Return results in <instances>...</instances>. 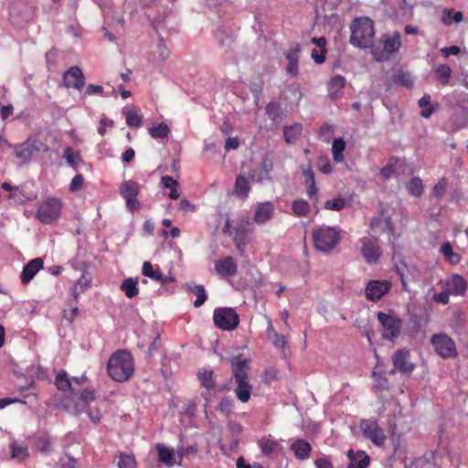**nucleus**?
<instances>
[{"mask_svg":"<svg viewBox=\"0 0 468 468\" xmlns=\"http://www.w3.org/2000/svg\"><path fill=\"white\" fill-rule=\"evenodd\" d=\"M250 359L243 358L240 355L230 359L232 376L234 378L236 398L243 403L250 399L252 385L249 380Z\"/></svg>","mask_w":468,"mask_h":468,"instance_id":"obj_1","label":"nucleus"},{"mask_svg":"<svg viewBox=\"0 0 468 468\" xmlns=\"http://www.w3.org/2000/svg\"><path fill=\"white\" fill-rule=\"evenodd\" d=\"M107 372L117 382L130 379L134 372V362L131 353L127 350L115 351L108 360Z\"/></svg>","mask_w":468,"mask_h":468,"instance_id":"obj_2","label":"nucleus"},{"mask_svg":"<svg viewBox=\"0 0 468 468\" xmlns=\"http://www.w3.org/2000/svg\"><path fill=\"white\" fill-rule=\"evenodd\" d=\"M350 29L349 42L352 46L358 48H373L375 28L374 23L370 18L367 16L355 18L350 26Z\"/></svg>","mask_w":468,"mask_h":468,"instance_id":"obj_3","label":"nucleus"},{"mask_svg":"<svg viewBox=\"0 0 468 468\" xmlns=\"http://www.w3.org/2000/svg\"><path fill=\"white\" fill-rule=\"evenodd\" d=\"M340 239V229L335 227L322 226L313 232L314 248L325 254L330 253Z\"/></svg>","mask_w":468,"mask_h":468,"instance_id":"obj_4","label":"nucleus"},{"mask_svg":"<svg viewBox=\"0 0 468 468\" xmlns=\"http://www.w3.org/2000/svg\"><path fill=\"white\" fill-rule=\"evenodd\" d=\"M400 47V34L396 32L393 36L384 35L379 43L377 46H373L371 53L377 61H387Z\"/></svg>","mask_w":468,"mask_h":468,"instance_id":"obj_5","label":"nucleus"},{"mask_svg":"<svg viewBox=\"0 0 468 468\" xmlns=\"http://www.w3.org/2000/svg\"><path fill=\"white\" fill-rule=\"evenodd\" d=\"M62 203L58 197H48L37 206L36 218L43 224H52L61 214Z\"/></svg>","mask_w":468,"mask_h":468,"instance_id":"obj_6","label":"nucleus"},{"mask_svg":"<svg viewBox=\"0 0 468 468\" xmlns=\"http://www.w3.org/2000/svg\"><path fill=\"white\" fill-rule=\"evenodd\" d=\"M213 322L217 328L233 331L239 324V315L230 307H218L213 313Z\"/></svg>","mask_w":468,"mask_h":468,"instance_id":"obj_7","label":"nucleus"},{"mask_svg":"<svg viewBox=\"0 0 468 468\" xmlns=\"http://www.w3.org/2000/svg\"><path fill=\"white\" fill-rule=\"evenodd\" d=\"M378 320L382 326V336L393 341L401 332L402 321L394 313H378Z\"/></svg>","mask_w":468,"mask_h":468,"instance_id":"obj_8","label":"nucleus"},{"mask_svg":"<svg viewBox=\"0 0 468 468\" xmlns=\"http://www.w3.org/2000/svg\"><path fill=\"white\" fill-rule=\"evenodd\" d=\"M431 343L435 352L443 358L454 357L458 354L455 342L446 334H434Z\"/></svg>","mask_w":468,"mask_h":468,"instance_id":"obj_9","label":"nucleus"},{"mask_svg":"<svg viewBox=\"0 0 468 468\" xmlns=\"http://www.w3.org/2000/svg\"><path fill=\"white\" fill-rule=\"evenodd\" d=\"M360 429L363 435L370 440L375 445L382 446L386 441V435L382 428H380L376 420H362Z\"/></svg>","mask_w":468,"mask_h":468,"instance_id":"obj_10","label":"nucleus"},{"mask_svg":"<svg viewBox=\"0 0 468 468\" xmlns=\"http://www.w3.org/2000/svg\"><path fill=\"white\" fill-rule=\"evenodd\" d=\"M360 242L361 254L366 262L368 264H376L382 254L378 239L373 237H364L360 239Z\"/></svg>","mask_w":468,"mask_h":468,"instance_id":"obj_11","label":"nucleus"},{"mask_svg":"<svg viewBox=\"0 0 468 468\" xmlns=\"http://www.w3.org/2000/svg\"><path fill=\"white\" fill-rule=\"evenodd\" d=\"M391 282L388 280H371L365 288V296L367 300L378 302L391 289Z\"/></svg>","mask_w":468,"mask_h":468,"instance_id":"obj_12","label":"nucleus"},{"mask_svg":"<svg viewBox=\"0 0 468 468\" xmlns=\"http://www.w3.org/2000/svg\"><path fill=\"white\" fill-rule=\"evenodd\" d=\"M410 350L408 348H399L392 355V363L394 368L391 373L399 371L401 374H411L414 369V364L410 361Z\"/></svg>","mask_w":468,"mask_h":468,"instance_id":"obj_13","label":"nucleus"},{"mask_svg":"<svg viewBox=\"0 0 468 468\" xmlns=\"http://www.w3.org/2000/svg\"><path fill=\"white\" fill-rule=\"evenodd\" d=\"M38 143L35 140L27 139L23 144L14 146V154L22 164L28 163L34 153L39 152Z\"/></svg>","mask_w":468,"mask_h":468,"instance_id":"obj_14","label":"nucleus"},{"mask_svg":"<svg viewBox=\"0 0 468 468\" xmlns=\"http://www.w3.org/2000/svg\"><path fill=\"white\" fill-rule=\"evenodd\" d=\"M443 289H447L452 295L463 296L467 291V282L460 274H452L441 281Z\"/></svg>","mask_w":468,"mask_h":468,"instance_id":"obj_15","label":"nucleus"},{"mask_svg":"<svg viewBox=\"0 0 468 468\" xmlns=\"http://www.w3.org/2000/svg\"><path fill=\"white\" fill-rule=\"evenodd\" d=\"M64 85L67 88H73L76 90H81L84 87L85 80L82 70L73 66L69 68L63 75Z\"/></svg>","mask_w":468,"mask_h":468,"instance_id":"obj_16","label":"nucleus"},{"mask_svg":"<svg viewBox=\"0 0 468 468\" xmlns=\"http://www.w3.org/2000/svg\"><path fill=\"white\" fill-rule=\"evenodd\" d=\"M215 270L222 278L233 277L238 273V264L231 256H226L215 263Z\"/></svg>","mask_w":468,"mask_h":468,"instance_id":"obj_17","label":"nucleus"},{"mask_svg":"<svg viewBox=\"0 0 468 468\" xmlns=\"http://www.w3.org/2000/svg\"><path fill=\"white\" fill-rule=\"evenodd\" d=\"M142 274L154 282H157L161 284H168L174 282L173 277L167 276L163 273L159 267L154 269L153 265L149 261H144L142 267Z\"/></svg>","mask_w":468,"mask_h":468,"instance_id":"obj_18","label":"nucleus"},{"mask_svg":"<svg viewBox=\"0 0 468 468\" xmlns=\"http://www.w3.org/2000/svg\"><path fill=\"white\" fill-rule=\"evenodd\" d=\"M43 260L40 258H35L29 261L22 270L20 276L21 282L23 284H27L34 276L43 269Z\"/></svg>","mask_w":468,"mask_h":468,"instance_id":"obj_19","label":"nucleus"},{"mask_svg":"<svg viewBox=\"0 0 468 468\" xmlns=\"http://www.w3.org/2000/svg\"><path fill=\"white\" fill-rule=\"evenodd\" d=\"M300 46L298 44L292 45L285 54V58L289 63L286 67V72L292 77H295L299 73V54Z\"/></svg>","mask_w":468,"mask_h":468,"instance_id":"obj_20","label":"nucleus"},{"mask_svg":"<svg viewBox=\"0 0 468 468\" xmlns=\"http://www.w3.org/2000/svg\"><path fill=\"white\" fill-rule=\"evenodd\" d=\"M274 213V206L271 202L260 203L255 210L254 221L258 224H264L271 219Z\"/></svg>","mask_w":468,"mask_h":468,"instance_id":"obj_21","label":"nucleus"},{"mask_svg":"<svg viewBox=\"0 0 468 468\" xmlns=\"http://www.w3.org/2000/svg\"><path fill=\"white\" fill-rule=\"evenodd\" d=\"M291 450L298 460H306L310 457L312 452L311 444L304 439H297L291 444Z\"/></svg>","mask_w":468,"mask_h":468,"instance_id":"obj_22","label":"nucleus"},{"mask_svg":"<svg viewBox=\"0 0 468 468\" xmlns=\"http://www.w3.org/2000/svg\"><path fill=\"white\" fill-rule=\"evenodd\" d=\"M346 79L341 75L334 76L328 83V96L331 100H338L342 97V89L346 86Z\"/></svg>","mask_w":468,"mask_h":468,"instance_id":"obj_23","label":"nucleus"},{"mask_svg":"<svg viewBox=\"0 0 468 468\" xmlns=\"http://www.w3.org/2000/svg\"><path fill=\"white\" fill-rule=\"evenodd\" d=\"M347 456L349 458L348 468H367L369 464L370 458L363 451L355 453L353 450H350Z\"/></svg>","mask_w":468,"mask_h":468,"instance_id":"obj_24","label":"nucleus"},{"mask_svg":"<svg viewBox=\"0 0 468 468\" xmlns=\"http://www.w3.org/2000/svg\"><path fill=\"white\" fill-rule=\"evenodd\" d=\"M120 194L126 203H131L132 198L137 197L139 194L138 183L133 180L124 181L120 186Z\"/></svg>","mask_w":468,"mask_h":468,"instance_id":"obj_25","label":"nucleus"},{"mask_svg":"<svg viewBox=\"0 0 468 468\" xmlns=\"http://www.w3.org/2000/svg\"><path fill=\"white\" fill-rule=\"evenodd\" d=\"M258 445L261 450V452L267 456L280 452L282 448L278 441L267 437H262L259 440Z\"/></svg>","mask_w":468,"mask_h":468,"instance_id":"obj_26","label":"nucleus"},{"mask_svg":"<svg viewBox=\"0 0 468 468\" xmlns=\"http://www.w3.org/2000/svg\"><path fill=\"white\" fill-rule=\"evenodd\" d=\"M91 285V276L84 272L71 288V294L77 301L81 293H83Z\"/></svg>","mask_w":468,"mask_h":468,"instance_id":"obj_27","label":"nucleus"},{"mask_svg":"<svg viewBox=\"0 0 468 468\" xmlns=\"http://www.w3.org/2000/svg\"><path fill=\"white\" fill-rule=\"evenodd\" d=\"M125 116V121L128 126L138 128L143 124L144 116L139 113V110H136L133 106L131 108H125L122 111Z\"/></svg>","mask_w":468,"mask_h":468,"instance_id":"obj_28","label":"nucleus"},{"mask_svg":"<svg viewBox=\"0 0 468 468\" xmlns=\"http://www.w3.org/2000/svg\"><path fill=\"white\" fill-rule=\"evenodd\" d=\"M440 252L443 255L444 260L452 265L458 264L462 260L461 255L453 250L450 241L441 244Z\"/></svg>","mask_w":468,"mask_h":468,"instance_id":"obj_29","label":"nucleus"},{"mask_svg":"<svg viewBox=\"0 0 468 468\" xmlns=\"http://www.w3.org/2000/svg\"><path fill=\"white\" fill-rule=\"evenodd\" d=\"M120 289L127 298H133L139 293L138 281L132 277L126 278L120 285Z\"/></svg>","mask_w":468,"mask_h":468,"instance_id":"obj_30","label":"nucleus"},{"mask_svg":"<svg viewBox=\"0 0 468 468\" xmlns=\"http://www.w3.org/2000/svg\"><path fill=\"white\" fill-rule=\"evenodd\" d=\"M250 184L247 178L242 176H238L236 178L233 194L241 198H246L250 192Z\"/></svg>","mask_w":468,"mask_h":468,"instance_id":"obj_31","label":"nucleus"},{"mask_svg":"<svg viewBox=\"0 0 468 468\" xmlns=\"http://www.w3.org/2000/svg\"><path fill=\"white\" fill-rule=\"evenodd\" d=\"M55 384L58 390L70 391L72 395L77 394L75 389L72 388L71 381L68 378L66 371L62 370L59 373H58V375L56 376Z\"/></svg>","mask_w":468,"mask_h":468,"instance_id":"obj_32","label":"nucleus"},{"mask_svg":"<svg viewBox=\"0 0 468 468\" xmlns=\"http://www.w3.org/2000/svg\"><path fill=\"white\" fill-rule=\"evenodd\" d=\"M303 127L300 123L286 126L283 130V136L288 144H294L301 136Z\"/></svg>","mask_w":468,"mask_h":468,"instance_id":"obj_33","label":"nucleus"},{"mask_svg":"<svg viewBox=\"0 0 468 468\" xmlns=\"http://www.w3.org/2000/svg\"><path fill=\"white\" fill-rule=\"evenodd\" d=\"M452 69L446 64L439 65L435 70L436 80L442 85L445 86L449 84L451 76H452Z\"/></svg>","mask_w":468,"mask_h":468,"instance_id":"obj_34","label":"nucleus"},{"mask_svg":"<svg viewBox=\"0 0 468 468\" xmlns=\"http://www.w3.org/2000/svg\"><path fill=\"white\" fill-rule=\"evenodd\" d=\"M346 149V142L342 137L335 138L332 144L333 159L335 163H341L344 160L343 152Z\"/></svg>","mask_w":468,"mask_h":468,"instance_id":"obj_35","label":"nucleus"},{"mask_svg":"<svg viewBox=\"0 0 468 468\" xmlns=\"http://www.w3.org/2000/svg\"><path fill=\"white\" fill-rule=\"evenodd\" d=\"M187 290L191 292H193L197 299L194 301V306L195 307H200L205 303V302L207 300V295L206 293L205 287L201 284H197L193 286H187Z\"/></svg>","mask_w":468,"mask_h":468,"instance_id":"obj_36","label":"nucleus"},{"mask_svg":"<svg viewBox=\"0 0 468 468\" xmlns=\"http://www.w3.org/2000/svg\"><path fill=\"white\" fill-rule=\"evenodd\" d=\"M156 450H157V452H158V460L168 465V466H172L175 463L174 461V457H175V454H174V452L173 450H170L166 447H165L164 445H161V444H158L156 446Z\"/></svg>","mask_w":468,"mask_h":468,"instance_id":"obj_37","label":"nucleus"},{"mask_svg":"<svg viewBox=\"0 0 468 468\" xmlns=\"http://www.w3.org/2000/svg\"><path fill=\"white\" fill-rule=\"evenodd\" d=\"M406 188L408 192L415 197H421L424 191L422 181L418 176L411 178L407 184Z\"/></svg>","mask_w":468,"mask_h":468,"instance_id":"obj_38","label":"nucleus"},{"mask_svg":"<svg viewBox=\"0 0 468 468\" xmlns=\"http://www.w3.org/2000/svg\"><path fill=\"white\" fill-rule=\"evenodd\" d=\"M292 210L297 217H306L310 212V205L304 199H297L292 202Z\"/></svg>","mask_w":468,"mask_h":468,"instance_id":"obj_39","label":"nucleus"},{"mask_svg":"<svg viewBox=\"0 0 468 468\" xmlns=\"http://www.w3.org/2000/svg\"><path fill=\"white\" fill-rule=\"evenodd\" d=\"M197 377L201 385L207 389H213L215 388L216 382L211 370L202 369L198 372Z\"/></svg>","mask_w":468,"mask_h":468,"instance_id":"obj_40","label":"nucleus"},{"mask_svg":"<svg viewBox=\"0 0 468 468\" xmlns=\"http://www.w3.org/2000/svg\"><path fill=\"white\" fill-rule=\"evenodd\" d=\"M393 80L396 84L404 86L408 89H411L414 85V81L410 74L402 70H399L394 75Z\"/></svg>","mask_w":468,"mask_h":468,"instance_id":"obj_41","label":"nucleus"},{"mask_svg":"<svg viewBox=\"0 0 468 468\" xmlns=\"http://www.w3.org/2000/svg\"><path fill=\"white\" fill-rule=\"evenodd\" d=\"M431 95L425 94L419 101V106L422 109L421 116L425 119H428L431 116V114L435 112L434 107L431 104Z\"/></svg>","mask_w":468,"mask_h":468,"instance_id":"obj_42","label":"nucleus"},{"mask_svg":"<svg viewBox=\"0 0 468 468\" xmlns=\"http://www.w3.org/2000/svg\"><path fill=\"white\" fill-rule=\"evenodd\" d=\"M170 129L165 122L158 123L157 125L149 129V133L153 138L165 139L168 137Z\"/></svg>","mask_w":468,"mask_h":468,"instance_id":"obj_43","label":"nucleus"},{"mask_svg":"<svg viewBox=\"0 0 468 468\" xmlns=\"http://www.w3.org/2000/svg\"><path fill=\"white\" fill-rule=\"evenodd\" d=\"M11 457L17 460H25L28 456L27 447L13 441L10 444Z\"/></svg>","mask_w":468,"mask_h":468,"instance_id":"obj_44","label":"nucleus"},{"mask_svg":"<svg viewBox=\"0 0 468 468\" xmlns=\"http://www.w3.org/2000/svg\"><path fill=\"white\" fill-rule=\"evenodd\" d=\"M382 226L387 228L390 234H393L394 227L392 225V221H391L390 217H387L383 220L381 218H374L371 219L370 228H371L372 230L377 231L378 229L381 228Z\"/></svg>","mask_w":468,"mask_h":468,"instance_id":"obj_45","label":"nucleus"},{"mask_svg":"<svg viewBox=\"0 0 468 468\" xmlns=\"http://www.w3.org/2000/svg\"><path fill=\"white\" fill-rule=\"evenodd\" d=\"M234 408V400L229 397H224L220 399L218 410L225 416H229Z\"/></svg>","mask_w":468,"mask_h":468,"instance_id":"obj_46","label":"nucleus"},{"mask_svg":"<svg viewBox=\"0 0 468 468\" xmlns=\"http://www.w3.org/2000/svg\"><path fill=\"white\" fill-rule=\"evenodd\" d=\"M63 157L66 159L67 164L74 169H77V160H80L79 154H75L71 147L66 146L63 149Z\"/></svg>","mask_w":468,"mask_h":468,"instance_id":"obj_47","label":"nucleus"},{"mask_svg":"<svg viewBox=\"0 0 468 468\" xmlns=\"http://www.w3.org/2000/svg\"><path fill=\"white\" fill-rule=\"evenodd\" d=\"M346 205V202L342 197H337L334 199L327 200L324 203V208L327 210L340 211Z\"/></svg>","mask_w":468,"mask_h":468,"instance_id":"obj_48","label":"nucleus"},{"mask_svg":"<svg viewBox=\"0 0 468 468\" xmlns=\"http://www.w3.org/2000/svg\"><path fill=\"white\" fill-rule=\"evenodd\" d=\"M119 468H136V461L133 455L122 453L118 463Z\"/></svg>","mask_w":468,"mask_h":468,"instance_id":"obj_49","label":"nucleus"},{"mask_svg":"<svg viewBox=\"0 0 468 468\" xmlns=\"http://www.w3.org/2000/svg\"><path fill=\"white\" fill-rule=\"evenodd\" d=\"M445 13L448 16V19L443 18L442 22L445 25H449L451 23V20L452 19L455 23H460L463 19V15L462 12L457 11L455 12L453 9L446 10Z\"/></svg>","mask_w":468,"mask_h":468,"instance_id":"obj_50","label":"nucleus"},{"mask_svg":"<svg viewBox=\"0 0 468 468\" xmlns=\"http://www.w3.org/2000/svg\"><path fill=\"white\" fill-rule=\"evenodd\" d=\"M446 188H447V181L444 177H442L433 186L432 193L436 197L441 198L444 196Z\"/></svg>","mask_w":468,"mask_h":468,"instance_id":"obj_51","label":"nucleus"},{"mask_svg":"<svg viewBox=\"0 0 468 468\" xmlns=\"http://www.w3.org/2000/svg\"><path fill=\"white\" fill-rule=\"evenodd\" d=\"M86 413L88 415V417L90 418V420L97 424L101 421V410L98 409V408H90L89 405H88V408L86 410Z\"/></svg>","mask_w":468,"mask_h":468,"instance_id":"obj_52","label":"nucleus"},{"mask_svg":"<svg viewBox=\"0 0 468 468\" xmlns=\"http://www.w3.org/2000/svg\"><path fill=\"white\" fill-rule=\"evenodd\" d=\"M80 399L88 406L90 402L96 399L95 392L93 389L85 388L80 394Z\"/></svg>","mask_w":468,"mask_h":468,"instance_id":"obj_53","label":"nucleus"},{"mask_svg":"<svg viewBox=\"0 0 468 468\" xmlns=\"http://www.w3.org/2000/svg\"><path fill=\"white\" fill-rule=\"evenodd\" d=\"M84 176L81 174H77L71 180L69 190L72 192L78 191L82 187Z\"/></svg>","mask_w":468,"mask_h":468,"instance_id":"obj_54","label":"nucleus"},{"mask_svg":"<svg viewBox=\"0 0 468 468\" xmlns=\"http://www.w3.org/2000/svg\"><path fill=\"white\" fill-rule=\"evenodd\" d=\"M450 295H452L447 289H443L442 292L439 293H435L433 295V300L435 303H440L442 304L449 303L450 301Z\"/></svg>","mask_w":468,"mask_h":468,"instance_id":"obj_55","label":"nucleus"},{"mask_svg":"<svg viewBox=\"0 0 468 468\" xmlns=\"http://www.w3.org/2000/svg\"><path fill=\"white\" fill-rule=\"evenodd\" d=\"M289 90L292 92V96L294 97V101L298 104L303 97L300 84L292 83L289 86Z\"/></svg>","mask_w":468,"mask_h":468,"instance_id":"obj_56","label":"nucleus"},{"mask_svg":"<svg viewBox=\"0 0 468 468\" xmlns=\"http://www.w3.org/2000/svg\"><path fill=\"white\" fill-rule=\"evenodd\" d=\"M376 378L375 388L378 390H386L388 389V380L387 378H382L380 376L377 377V374H373Z\"/></svg>","mask_w":468,"mask_h":468,"instance_id":"obj_57","label":"nucleus"},{"mask_svg":"<svg viewBox=\"0 0 468 468\" xmlns=\"http://www.w3.org/2000/svg\"><path fill=\"white\" fill-rule=\"evenodd\" d=\"M319 170L326 175L332 172V165L327 157L319 159Z\"/></svg>","mask_w":468,"mask_h":468,"instance_id":"obj_58","label":"nucleus"},{"mask_svg":"<svg viewBox=\"0 0 468 468\" xmlns=\"http://www.w3.org/2000/svg\"><path fill=\"white\" fill-rule=\"evenodd\" d=\"M302 172L303 176L305 177V184L312 183L315 181L314 173L310 165H307L306 167H302Z\"/></svg>","mask_w":468,"mask_h":468,"instance_id":"obj_59","label":"nucleus"},{"mask_svg":"<svg viewBox=\"0 0 468 468\" xmlns=\"http://www.w3.org/2000/svg\"><path fill=\"white\" fill-rule=\"evenodd\" d=\"M161 183L165 188H173L178 186V182L170 176H164L161 178Z\"/></svg>","mask_w":468,"mask_h":468,"instance_id":"obj_60","label":"nucleus"},{"mask_svg":"<svg viewBox=\"0 0 468 468\" xmlns=\"http://www.w3.org/2000/svg\"><path fill=\"white\" fill-rule=\"evenodd\" d=\"M271 340L276 347L284 348L287 345L285 336L282 335L275 334L274 336H272V338H271Z\"/></svg>","mask_w":468,"mask_h":468,"instance_id":"obj_61","label":"nucleus"},{"mask_svg":"<svg viewBox=\"0 0 468 468\" xmlns=\"http://www.w3.org/2000/svg\"><path fill=\"white\" fill-rule=\"evenodd\" d=\"M325 49H320V51L314 49L312 51V58L317 63L321 64L325 60Z\"/></svg>","mask_w":468,"mask_h":468,"instance_id":"obj_62","label":"nucleus"},{"mask_svg":"<svg viewBox=\"0 0 468 468\" xmlns=\"http://www.w3.org/2000/svg\"><path fill=\"white\" fill-rule=\"evenodd\" d=\"M315 468H334L332 462L326 458H319L314 461Z\"/></svg>","mask_w":468,"mask_h":468,"instance_id":"obj_63","label":"nucleus"},{"mask_svg":"<svg viewBox=\"0 0 468 468\" xmlns=\"http://www.w3.org/2000/svg\"><path fill=\"white\" fill-rule=\"evenodd\" d=\"M461 51V48L458 46H451L441 48V54L448 58L450 55H458Z\"/></svg>","mask_w":468,"mask_h":468,"instance_id":"obj_64","label":"nucleus"}]
</instances>
